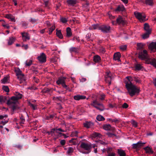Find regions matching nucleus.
I'll list each match as a JSON object with an SVG mask.
<instances>
[{
	"instance_id": "1",
	"label": "nucleus",
	"mask_w": 156,
	"mask_h": 156,
	"mask_svg": "<svg viewBox=\"0 0 156 156\" xmlns=\"http://www.w3.org/2000/svg\"><path fill=\"white\" fill-rule=\"evenodd\" d=\"M132 78L131 76H127L125 80L124 83L126 84V87L128 92L130 96L132 97L135 94H138L139 92V89L132 83L131 80Z\"/></svg>"
},
{
	"instance_id": "2",
	"label": "nucleus",
	"mask_w": 156,
	"mask_h": 156,
	"mask_svg": "<svg viewBox=\"0 0 156 156\" xmlns=\"http://www.w3.org/2000/svg\"><path fill=\"white\" fill-rule=\"evenodd\" d=\"M22 94L18 92H16L15 96L11 97L8 100L7 104L8 105L12 106V108L14 111L16 108V104L18 103V100L22 98Z\"/></svg>"
},
{
	"instance_id": "3",
	"label": "nucleus",
	"mask_w": 156,
	"mask_h": 156,
	"mask_svg": "<svg viewBox=\"0 0 156 156\" xmlns=\"http://www.w3.org/2000/svg\"><path fill=\"white\" fill-rule=\"evenodd\" d=\"M80 147L85 151L80 149H78V150L83 154H87L91 151V149L92 146L91 144H88L84 142H82L80 145Z\"/></svg>"
},
{
	"instance_id": "4",
	"label": "nucleus",
	"mask_w": 156,
	"mask_h": 156,
	"mask_svg": "<svg viewBox=\"0 0 156 156\" xmlns=\"http://www.w3.org/2000/svg\"><path fill=\"white\" fill-rule=\"evenodd\" d=\"M91 105L100 111H103L105 109L103 104L99 102L97 99L93 101L92 103H91Z\"/></svg>"
},
{
	"instance_id": "5",
	"label": "nucleus",
	"mask_w": 156,
	"mask_h": 156,
	"mask_svg": "<svg viewBox=\"0 0 156 156\" xmlns=\"http://www.w3.org/2000/svg\"><path fill=\"white\" fill-rule=\"evenodd\" d=\"M134 14L136 18L141 22H144L146 20V16L144 13L135 12Z\"/></svg>"
},
{
	"instance_id": "6",
	"label": "nucleus",
	"mask_w": 156,
	"mask_h": 156,
	"mask_svg": "<svg viewBox=\"0 0 156 156\" xmlns=\"http://www.w3.org/2000/svg\"><path fill=\"white\" fill-rule=\"evenodd\" d=\"M110 27L108 25H102L99 27V30L105 33H107L110 32Z\"/></svg>"
},
{
	"instance_id": "7",
	"label": "nucleus",
	"mask_w": 156,
	"mask_h": 156,
	"mask_svg": "<svg viewBox=\"0 0 156 156\" xmlns=\"http://www.w3.org/2000/svg\"><path fill=\"white\" fill-rule=\"evenodd\" d=\"M17 79L18 80L19 83L20 84H22L23 85H27L26 80L27 78L26 76L23 74L21 76L17 77Z\"/></svg>"
},
{
	"instance_id": "8",
	"label": "nucleus",
	"mask_w": 156,
	"mask_h": 156,
	"mask_svg": "<svg viewBox=\"0 0 156 156\" xmlns=\"http://www.w3.org/2000/svg\"><path fill=\"white\" fill-rule=\"evenodd\" d=\"M116 22L115 21H112V23L113 25H114L116 23L119 24H122V25H125L126 23V21L121 16H119L117 18Z\"/></svg>"
},
{
	"instance_id": "9",
	"label": "nucleus",
	"mask_w": 156,
	"mask_h": 156,
	"mask_svg": "<svg viewBox=\"0 0 156 156\" xmlns=\"http://www.w3.org/2000/svg\"><path fill=\"white\" fill-rule=\"evenodd\" d=\"M112 79V75L110 72H107L105 76V82L108 83L109 85L111 84Z\"/></svg>"
},
{
	"instance_id": "10",
	"label": "nucleus",
	"mask_w": 156,
	"mask_h": 156,
	"mask_svg": "<svg viewBox=\"0 0 156 156\" xmlns=\"http://www.w3.org/2000/svg\"><path fill=\"white\" fill-rule=\"evenodd\" d=\"M139 58L143 60L147 59L148 54L147 51L144 50L140 52L139 54Z\"/></svg>"
},
{
	"instance_id": "11",
	"label": "nucleus",
	"mask_w": 156,
	"mask_h": 156,
	"mask_svg": "<svg viewBox=\"0 0 156 156\" xmlns=\"http://www.w3.org/2000/svg\"><path fill=\"white\" fill-rule=\"evenodd\" d=\"M37 59L41 63H44L46 61V57L44 53H41L39 56L37 57Z\"/></svg>"
},
{
	"instance_id": "12",
	"label": "nucleus",
	"mask_w": 156,
	"mask_h": 156,
	"mask_svg": "<svg viewBox=\"0 0 156 156\" xmlns=\"http://www.w3.org/2000/svg\"><path fill=\"white\" fill-rule=\"evenodd\" d=\"M21 34L23 41L25 42L30 39V36L27 33L23 32L21 33Z\"/></svg>"
},
{
	"instance_id": "13",
	"label": "nucleus",
	"mask_w": 156,
	"mask_h": 156,
	"mask_svg": "<svg viewBox=\"0 0 156 156\" xmlns=\"http://www.w3.org/2000/svg\"><path fill=\"white\" fill-rule=\"evenodd\" d=\"M144 144H145V143H142L141 141H139L136 144H133L132 148L133 149H137L140 148Z\"/></svg>"
},
{
	"instance_id": "14",
	"label": "nucleus",
	"mask_w": 156,
	"mask_h": 156,
	"mask_svg": "<svg viewBox=\"0 0 156 156\" xmlns=\"http://www.w3.org/2000/svg\"><path fill=\"white\" fill-rule=\"evenodd\" d=\"M83 124L84 127L87 129L92 127L94 125V123L91 121H86Z\"/></svg>"
},
{
	"instance_id": "15",
	"label": "nucleus",
	"mask_w": 156,
	"mask_h": 156,
	"mask_svg": "<svg viewBox=\"0 0 156 156\" xmlns=\"http://www.w3.org/2000/svg\"><path fill=\"white\" fill-rule=\"evenodd\" d=\"M125 9L124 6L122 5H120L117 6L114 11L116 12H123L125 11Z\"/></svg>"
},
{
	"instance_id": "16",
	"label": "nucleus",
	"mask_w": 156,
	"mask_h": 156,
	"mask_svg": "<svg viewBox=\"0 0 156 156\" xmlns=\"http://www.w3.org/2000/svg\"><path fill=\"white\" fill-rule=\"evenodd\" d=\"M149 48L152 51H156V42H152L149 46Z\"/></svg>"
},
{
	"instance_id": "17",
	"label": "nucleus",
	"mask_w": 156,
	"mask_h": 156,
	"mask_svg": "<svg viewBox=\"0 0 156 156\" xmlns=\"http://www.w3.org/2000/svg\"><path fill=\"white\" fill-rule=\"evenodd\" d=\"M121 57V55L119 52L115 53L114 55L113 59L115 60L120 61V59Z\"/></svg>"
},
{
	"instance_id": "18",
	"label": "nucleus",
	"mask_w": 156,
	"mask_h": 156,
	"mask_svg": "<svg viewBox=\"0 0 156 156\" xmlns=\"http://www.w3.org/2000/svg\"><path fill=\"white\" fill-rule=\"evenodd\" d=\"M86 98V97L85 96L82 95H77L74 96L73 98L76 100L79 101L80 100L84 99Z\"/></svg>"
},
{
	"instance_id": "19",
	"label": "nucleus",
	"mask_w": 156,
	"mask_h": 156,
	"mask_svg": "<svg viewBox=\"0 0 156 156\" xmlns=\"http://www.w3.org/2000/svg\"><path fill=\"white\" fill-rule=\"evenodd\" d=\"M101 60V57L98 55H95L93 57V60L96 63L100 62Z\"/></svg>"
},
{
	"instance_id": "20",
	"label": "nucleus",
	"mask_w": 156,
	"mask_h": 156,
	"mask_svg": "<svg viewBox=\"0 0 156 156\" xmlns=\"http://www.w3.org/2000/svg\"><path fill=\"white\" fill-rule=\"evenodd\" d=\"M15 71L16 73V75L17 77L19 76H21L23 74L22 73V71L19 68H15Z\"/></svg>"
},
{
	"instance_id": "21",
	"label": "nucleus",
	"mask_w": 156,
	"mask_h": 156,
	"mask_svg": "<svg viewBox=\"0 0 156 156\" xmlns=\"http://www.w3.org/2000/svg\"><path fill=\"white\" fill-rule=\"evenodd\" d=\"M144 149L145 151L147 153H148L149 154H153V151L152 150L151 148L150 147L147 146L144 148Z\"/></svg>"
},
{
	"instance_id": "22",
	"label": "nucleus",
	"mask_w": 156,
	"mask_h": 156,
	"mask_svg": "<svg viewBox=\"0 0 156 156\" xmlns=\"http://www.w3.org/2000/svg\"><path fill=\"white\" fill-rule=\"evenodd\" d=\"M65 79L64 77H60L58 78V80L57 81L56 83L58 85L62 84L65 82Z\"/></svg>"
},
{
	"instance_id": "23",
	"label": "nucleus",
	"mask_w": 156,
	"mask_h": 156,
	"mask_svg": "<svg viewBox=\"0 0 156 156\" xmlns=\"http://www.w3.org/2000/svg\"><path fill=\"white\" fill-rule=\"evenodd\" d=\"M134 67L136 70H140L142 69L143 67L140 64L136 63L135 64Z\"/></svg>"
},
{
	"instance_id": "24",
	"label": "nucleus",
	"mask_w": 156,
	"mask_h": 156,
	"mask_svg": "<svg viewBox=\"0 0 156 156\" xmlns=\"http://www.w3.org/2000/svg\"><path fill=\"white\" fill-rule=\"evenodd\" d=\"M67 2L68 4L70 5L73 6L76 4L77 3L76 0H67Z\"/></svg>"
},
{
	"instance_id": "25",
	"label": "nucleus",
	"mask_w": 156,
	"mask_h": 156,
	"mask_svg": "<svg viewBox=\"0 0 156 156\" xmlns=\"http://www.w3.org/2000/svg\"><path fill=\"white\" fill-rule=\"evenodd\" d=\"M28 105L33 110H36L37 109V106L35 104H32L31 102H29Z\"/></svg>"
},
{
	"instance_id": "26",
	"label": "nucleus",
	"mask_w": 156,
	"mask_h": 156,
	"mask_svg": "<svg viewBox=\"0 0 156 156\" xmlns=\"http://www.w3.org/2000/svg\"><path fill=\"white\" fill-rule=\"evenodd\" d=\"M118 153L119 156H126V154L125 151L122 149H118Z\"/></svg>"
},
{
	"instance_id": "27",
	"label": "nucleus",
	"mask_w": 156,
	"mask_h": 156,
	"mask_svg": "<svg viewBox=\"0 0 156 156\" xmlns=\"http://www.w3.org/2000/svg\"><path fill=\"white\" fill-rule=\"evenodd\" d=\"M15 38L13 37H10L8 40V44L9 45L12 44L15 41Z\"/></svg>"
},
{
	"instance_id": "28",
	"label": "nucleus",
	"mask_w": 156,
	"mask_h": 156,
	"mask_svg": "<svg viewBox=\"0 0 156 156\" xmlns=\"http://www.w3.org/2000/svg\"><path fill=\"white\" fill-rule=\"evenodd\" d=\"M6 17L8 19H9L12 22H15V18L11 14H7L6 15Z\"/></svg>"
},
{
	"instance_id": "29",
	"label": "nucleus",
	"mask_w": 156,
	"mask_h": 156,
	"mask_svg": "<svg viewBox=\"0 0 156 156\" xmlns=\"http://www.w3.org/2000/svg\"><path fill=\"white\" fill-rule=\"evenodd\" d=\"M144 29L147 32L149 33L151 32V30L149 29V26L147 23H145L144 24Z\"/></svg>"
},
{
	"instance_id": "30",
	"label": "nucleus",
	"mask_w": 156,
	"mask_h": 156,
	"mask_svg": "<svg viewBox=\"0 0 156 156\" xmlns=\"http://www.w3.org/2000/svg\"><path fill=\"white\" fill-rule=\"evenodd\" d=\"M99 27L98 24H93L89 27V29L92 30H95L97 29H99Z\"/></svg>"
},
{
	"instance_id": "31",
	"label": "nucleus",
	"mask_w": 156,
	"mask_h": 156,
	"mask_svg": "<svg viewBox=\"0 0 156 156\" xmlns=\"http://www.w3.org/2000/svg\"><path fill=\"white\" fill-rule=\"evenodd\" d=\"M91 137L92 138H98L100 137L101 134L99 133H97L96 132H94L91 135Z\"/></svg>"
},
{
	"instance_id": "32",
	"label": "nucleus",
	"mask_w": 156,
	"mask_h": 156,
	"mask_svg": "<svg viewBox=\"0 0 156 156\" xmlns=\"http://www.w3.org/2000/svg\"><path fill=\"white\" fill-rule=\"evenodd\" d=\"M56 34L57 36L60 39H62L63 38V36L61 33V30H56Z\"/></svg>"
},
{
	"instance_id": "33",
	"label": "nucleus",
	"mask_w": 156,
	"mask_h": 156,
	"mask_svg": "<svg viewBox=\"0 0 156 156\" xmlns=\"http://www.w3.org/2000/svg\"><path fill=\"white\" fill-rule=\"evenodd\" d=\"M72 35V33L71 28L69 27L66 28V36L68 37H70Z\"/></svg>"
},
{
	"instance_id": "34",
	"label": "nucleus",
	"mask_w": 156,
	"mask_h": 156,
	"mask_svg": "<svg viewBox=\"0 0 156 156\" xmlns=\"http://www.w3.org/2000/svg\"><path fill=\"white\" fill-rule=\"evenodd\" d=\"M145 3L146 5L152 6L154 4L153 0H145Z\"/></svg>"
},
{
	"instance_id": "35",
	"label": "nucleus",
	"mask_w": 156,
	"mask_h": 156,
	"mask_svg": "<svg viewBox=\"0 0 156 156\" xmlns=\"http://www.w3.org/2000/svg\"><path fill=\"white\" fill-rule=\"evenodd\" d=\"M7 99L6 97L2 96H0V102L2 104L4 103Z\"/></svg>"
},
{
	"instance_id": "36",
	"label": "nucleus",
	"mask_w": 156,
	"mask_h": 156,
	"mask_svg": "<svg viewBox=\"0 0 156 156\" xmlns=\"http://www.w3.org/2000/svg\"><path fill=\"white\" fill-rule=\"evenodd\" d=\"M97 119L99 121L105 120V119L103 116L101 115H98L96 117Z\"/></svg>"
},
{
	"instance_id": "37",
	"label": "nucleus",
	"mask_w": 156,
	"mask_h": 156,
	"mask_svg": "<svg viewBox=\"0 0 156 156\" xmlns=\"http://www.w3.org/2000/svg\"><path fill=\"white\" fill-rule=\"evenodd\" d=\"M111 128V126L110 124L105 125L103 126L104 129L106 130H110Z\"/></svg>"
},
{
	"instance_id": "38",
	"label": "nucleus",
	"mask_w": 156,
	"mask_h": 156,
	"mask_svg": "<svg viewBox=\"0 0 156 156\" xmlns=\"http://www.w3.org/2000/svg\"><path fill=\"white\" fill-rule=\"evenodd\" d=\"M32 63V61L31 60H27L25 62L26 66H30Z\"/></svg>"
},
{
	"instance_id": "39",
	"label": "nucleus",
	"mask_w": 156,
	"mask_h": 156,
	"mask_svg": "<svg viewBox=\"0 0 156 156\" xmlns=\"http://www.w3.org/2000/svg\"><path fill=\"white\" fill-rule=\"evenodd\" d=\"M151 64L156 68V59L153 58L151 61Z\"/></svg>"
},
{
	"instance_id": "40",
	"label": "nucleus",
	"mask_w": 156,
	"mask_h": 156,
	"mask_svg": "<svg viewBox=\"0 0 156 156\" xmlns=\"http://www.w3.org/2000/svg\"><path fill=\"white\" fill-rule=\"evenodd\" d=\"M108 106L110 108H117V105L115 103H114L113 104L109 103L108 105Z\"/></svg>"
},
{
	"instance_id": "41",
	"label": "nucleus",
	"mask_w": 156,
	"mask_h": 156,
	"mask_svg": "<svg viewBox=\"0 0 156 156\" xmlns=\"http://www.w3.org/2000/svg\"><path fill=\"white\" fill-rule=\"evenodd\" d=\"M78 48L76 47H71L69 49V51L71 52H77L78 51Z\"/></svg>"
},
{
	"instance_id": "42",
	"label": "nucleus",
	"mask_w": 156,
	"mask_h": 156,
	"mask_svg": "<svg viewBox=\"0 0 156 156\" xmlns=\"http://www.w3.org/2000/svg\"><path fill=\"white\" fill-rule=\"evenodd\" d=\"M55 25H53L52 27L49 28V34H51L52 32L55 29Z\"/></svg>"
},
{
	"instance_id": "43",
	"label": "nucleus",
	"mask_w": 156,
	"mask_h": 156,
	"mask_svg": "<svg viewBox=\"0 0 156 156\" xmlns=\"http://www.w3.org/2000/svg\"><path fill=\"white\" fill-rule=\"evenodd\" d=\"M2 89L6 92H9V89L7 86H3L2 87Z\"/></svg>"
},
{
	"instance_id": "44",
	"label": "nucleus",
	"mask_w": 156,
	"mask_h": 156,
	"mask_svg": "<svg viewBox=\"0 0 156 156\" xmlns=\"http://www.w3.org/2000/svg\"><path fill=\"white\" fill-rule=\"evenodd\" d=\"M8 80V77H4L2 80H1V82L3 84H5L7 83Z\"/></svg>"
},
{
	"instance_id": "45",
	"label": "nucleus",
	"mask_w": 156,
	"mask_h": 156,
	"mask_svg": "<svg viewBox=\"0 0 156 156\" xmlns=\"http://www.w3.org/2000/svg\"><path fill=\"white\" fill-rule=\"evenodd\" d=\"M112 150L113 149L112 148L109 147H108L106 149V151L108 154L113 152L112 151Z\"/></svg>"
},
{
	"instance_id": "46",
	"label": "nucleus",
	"mask_w": 156,
	"mask_h": 156,
	"mask_svg": "<svg viewBox=\"0 0 156 156\" xmlns=\"http://www.w3.org/2000/svg\"><path fill=\"white\" fill-rule=\"evenodd\" d=\"M131 123L135 127L137 126V123L133 120H132L131 121Z\"/></svg>"
},
{
	"instance_id": "47",
	"label": "nucleus",
	"mask_w": 156,
	"mask_h": 156,
	"mask_svg": "<svg viewBox=\"0 0 156 156\" xmlns=\"http://www.w3.org/2000/svg\"><path fill=\"white\" fill-rule=\"evenodd\" d=\"M151 33L147 32L146 33L144 34L143 36V38L144 39H146L148 38L149 37V35Z\"/></svg>"
},
{
	"instance_id": "48",
	"label": "nucleus",
	"mask_w": 156,
	"mask_h": 156,
	"mask_svg": "<svg viewBox=\"0 0 156 156\" xmlns=\"http://www.w3.org/2000/svg\"><path fill=\"white\" fill-rule=\"evenodd\" d=\"M78 132L77 131H75L72 132L71 134L72 137L77 136Z\"/></svg>"
},
{
	"instance_id": "49",
	"label": "nucleus",
	"mask_w": 156,
	"mask_h": 156,
	"mask_svg": "<svg viewBox=\"0 0 156 156\" xmlns=\"http://www.w3.org/2000/svg\"><path fill=\"white\" fill-rule=\"evenodd\" d=\"M50 89L48 88H44L42 90V92L44 93H48L50 90Z\"/></svg>"
},
{
	"instance_id": "50",
	"label": "nucleus",
	"mask_w": 156,
	"mask_h": 156,
	"mask_svg": "<svg viewBox=\"0 0 156 156\" xmlns=\"http://www.w3.org/2000/svg\"><path fill=\"white\" fill-rule=\"evenodd\" d=\"M108 120L112 122H115V123H117L119 121V120L116 118L113 119H109Z\"/></svg>"
},
{
	"instance_id": "51",
	"label": "nucleus",
	"mask_w": 156,
	"mask_h": 156,
	"mask_svg": "<svg viewBox=\"0 0 156 156\" xmlns=\"http://www.w3.org/2000/svg\"><path fill=\"white\" fill-rule=\"evenodd\" d=\"M22 25L23 27L26 28L28 25V23L25 21H23L22 22Z\"/></svg>"
},
{
	"instance_id": "52",
	"label": "nucleus",
	"mask_w": 156,
	"mask_h": 156,
	"mask_svg": "<svg viewBox=\"0 0 156 156\" xmlns=\"http://www.w3.org/2000/svg\"><path fill=\"white\" fill-rule=\"evenodd\" d=\"M99 51L100 53L104 54L106 50L105 48L103 47H101L100 48Z\"/></svg>"
},
{
	"instance_id": "53",
	"label": "nucleus",
	"mask_w": 156,
	"mask_h": 156,
	"mask_svg": "<svg viewBox=\"0 0 156 156\" xmlns=\"http://www.w3.org/2000/svg\"><path fill=\"white\" fill-rule=\"evenodd\" d=\"M55 130V129H51V131H48L47 133L48 135H51V136L53 135V133H54V131Z\"/></svg>"
},
{
	"instance_id": "54",
	"label": "nucleus",
	"mask_w": 156,
	"mask_h": 156,
	"mask_svg": "<svg viewBox=\"0 0 156 156\" xmlns=\"http://www.w3.org/2000/svg\"><path fill=\"white\" fill-rule=\"evenodd\" d=\"M54 116V115H50L49 116H47L46 117V119L47 120H51L53 118Z\"/></svg>"
},
{
	"instance_id": "55",
	"label": "nucleus",
	"mask_w": 156,
	"mask_h": 156,
	"mask_svg": "<svg viewBox=\"0 0 156 156\" xmlns=\"http://www.w3.org/2000/svg\"><path fill=\"white\" fill-rule=\"evenodd\" d=\"M74 151L73 148L72 147H69L68 148L67 152L68 154L72 153Z\"/></svg>"
},
{
	"instance_id": "56",
	"label": "nucleus",
	"mask_w": 156,
	"mask_h": 156,
	"mask_svg": "<svg viewBox=\"0 0 156 156\" xmlns=\"http://www.w3.org/2000/svg\"><path fill=\"white\" fill-rule=\"evenodd\" d=\"M137 45L139 48L141 49L143 48L144 44L142 43H137Z\"/></svg>"
},
{
	"instance_id": "57",
	"label": "nucleus",
	"mask_w": 156,
	"mask_h": 156,
	"mask_svg": "<svg viewBox=\"0 0 156 156\" xmlns=\"http://www.w3.org/2000/svg\"><path fill=\"white\" fill-rule=\"evenodd\" d=\"M107 135L109 137H113V136H116L115 134L109 132L108 133Z\"/></svg>"
},
{
	"instance_id": "58",
	"label": "nucleus",
	"mask_w": 156,
	"mask_h": 156,
	"mask_svg": "<svg viewBox=\"0 0 156 156\" xmlns=\"http://www.w3.org/2000/svg\"><path fill=\"white\" fill-rule=\"evenodd\" d=\"M29 21L32 23H34L36 22L37 20L34 19L30 18V19L29 20Z\"/></svg>"
},
{
	"instance_id": "59",
	"label": "nucleus",
	"mask_w": 156,
	"mask_h": 156,
	"mask_svg": "<svg viewBox=\"0 0 156 156\" xmlns=\"http://www.w3.org/2000/svg\"><path fill=\"white\" fill-rule=\"evenodd\" d=\"M76 140V139L73 138L69 141V143H73V144L75 145L76 144V142L75 141H74V140Z\"/></svg>"
},
{
	"instance_id": "60",
	"label": "nucleus",
	"mask_w": 156,
	"mask_h": 156,
	"mask_svg": "<svg viewBox=\"0 0 156 156\" xmlns=\"http://www.w3.org/2000/svg\"><path fill=\"white\" fill-rule=\"evenodd\" d=\"M126 45H122L120 47V49L122 51H124L126 49Z\"/></svg>"
},
{
	"instance_id": "61",
	"label": "nucleus",
	"mask_w": 156,
	"mask_h": 156,
	"mask_svg": "<svg viewBox=\"0 0 156 156\" xmlns=\"http://www.w3.org/2000/svg\"><path fill=\"white\" fill-rule=\"evenodd\" d=\"M61 21L63 23H66L67 22L66 19L64 18H62L60 19Z\"/></svg>"
},
{
	"instance_id": "62",
	"label": "nucleus",
	"mask_w": 156,
	"mask_h": 156,
	"mask_svg": "<svg viewBox=\"0 0 156 156\" xmlns=\"http://www.w3.org/2000/svg\"><path fill=\"white\" fill-rule=\"evenodd\" d=\"M128 107V105L126 103H124L122 105V107L123 108H126Z\"/></svg>"
},
{
	"instance_id": "63",
	"label": "nucleus",
	"mask_w": 156,
	"mask_h": 156,
	"mask_svg": "<svg viewBox=\"0 0 156 156\" xmlns=\"http://www.w3.org/2000/svg\"><path fill=\"white\" fill-rule=\"evenodd\" d=\"M60 143L62 145H64L66 144V140H62L60 141Z\"/></svg>"
},
{
	"instance_id": "64",
	"label": "nucleus",
	"mask_w": 156,
	"mask_h": 156,
	"mask_svg": "<svg viewBox=\"0 0 156 156\" xmlns=\"http://www.w3.org/2000/svg\"><path fill=\"white\" fill-rule=\"evenodd\" d=\"M115 152H112V153L108 154V156H115Z\"/></svg>"
}]
</instances>
